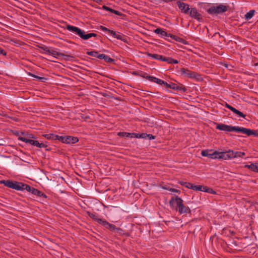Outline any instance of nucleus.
<instances>
[{"mask_svg": "<svg viewBox=\"0 0 258 258\" xmlns=\"http://www.w3.org/2000/svg\"><path fill=\"white\" fill-rule=\"evenodd\" d=\"M56 135L54 134H48L43 135V137H44L47 140H56Z\"/></svg>", "mask_w": 258, "mask_h": 258, "instance_id": "nucleus-34", "label": "nucleus"}, {"mask_svg": "<svg viewBox=\"0 0 258 258\" xmlns=\"http://www.w3.org/2000/svg\"><path fill=\"white\" fill-rule=\"evenodd\" d=\"M190 17L197 20L199 22L203 21L202 15L198 12L196 8H190V10L188 14Z\"/></svg>", "mask_w": 258, "mask_h": 258, "instance_id": "nucleus-8", "label": "nucleus"}, {"mask_svg": "<svg viewBox=\"0 0 258 258\" xmlns=\"http://www.w3.org/2000/svg\"><path fill=\"white\" fill-rule=\"evenodd\" d=\"M194 190H199V191H202L203 186L200 185H195L194 187Z\"/></svg>", "mask_w": 258, "mask_h": 258, "instance_id": "nucleus-41", "label": "nucleus"}, {"mask_svg": "<svg viewBox=\"0 0 258 258\" xmlns=\"http://www.w3.org/2000/svg\"><path fill=\"white\" fill-rule=\"evenodd\" d=\"M49 55H52V56H53L54 57H56V58H58V57L64 56V57H67L66 58L67 60H69V58H73V56H71L70 55L64 54L63 53H61V52H58V51H57L56 50V49H54V48H51Z\"/></svg>", "mask_w": 258, "mask_h": 258, "instance_id": "nucleus-11", "label": "nucleus"}, {"mask_svg": "<svg viewBox=\"0 0 258 258\" xmlns=\"http://www.w3.org/2000/svg\"><path fill=\"white\" fill-rule=\"evenodd\" d=\"M154 32L157 34L160 35L161 37H166V36H167V32L161 28L155 29Z\"/></svg>", "mask_w": 258, "mask_h": 258, "instance_id": "nucleus-25", "label": "nucleus"}, {"mask_svg": "<svg viewBox=\"0 0 258 258\" xmlns=\"http://www.w3.org/2000/svg\"><path fill=\"white\" fill-rule=\"evenodd\" d=\"M162 188L163 189H166V190H168L169 191H172V192H177V193H180V191L178 189H175V188H171L169 186H168L167 185H165V186H162Z\"/></svg>", "mask_w": 258, "mask_h": 258, "instance_id": "nucleus-36", "label": "nucleus"}, {"mask_svg": "<svg viewBox=\"0 0 258 258\" xmlns=\"http://www.w3.org/2000/svg\"><path fill=\"white\" fill-rule=\"evenodd\" d=\"M102 9L104 10H106V11H109L112 13L115 14L117 16H121L122 15V14L121 12H120L118 11L115 10L114 9H111L109 7H108L106 6H103L102 7Z\"/></svg>", "mask_w": 258, "mask_h": 258, "instance_id": "nucleus-24", "label": "nucleus"}, {"mask_svg": "<svg viewBox=\"0 0 258 258\" xmlns=\"http://www.w3.org/2000/svg\"><path fill=\"white\" fill-rule=\"evenodd\" d=\"M21 134H22V135H24V133L22 132V133H21Z\"/></svg>", "mask_w": 258, "mask_h": 258, "instance_id": "nucleus-56", "label": "nucleus"}, {"mask_svg": "<svg viewBox=\"0 0 258 258\" xmlns=\"http://www.w3.org/2000/svg\"><path fill=\"white\" fill-rule=\"evenodd\" d=\"M179 9L180 10L182 13L188 15L190 8L187 4L177 1L176 3Z\"/></svg>", "mask_w": 258, "mask_h": 258, "instance_id": "nucleus-12", "label": "nucleus"}, {"mask_svg": "<svg viewBox=\"0 0 258 258\" xmlns=\"http://www.w3.org/2000/svg\"><path fill=\"white\" fill-rule=\"evenodd\" d=\"M194 186H195V185H194V184H192L191 183H190V185H188V188L194 190Z\"/></svg>", "mask_w": 258, "mask_h": 258, "instance_id": "nucleus-50", "label": "nucleus"}, {"mask_svg": "<svg viewBox=\"0 0 258 258\" xmlns=\"http://www.w3.org/2000/svg\"><path fill=\"white\" fill-rule=\"evenodd\" d=\"M32 194L38 197H42L45 199L47 198V196L44 193H43L40 190H39L38 189L35 188H34V189L32 190Z\"/></svg>", "mask_w": 258, "mask_h": 258, "instance_id": "nucleus-27", "label": "nucleus"}, {"mask_svg": "<svg viewBox=\"0 0 258 258\" xmlns=\"http://www.w3.org/2000/svg\"><path fill=\"white\" fill-rule=\"evenodd\" d=\"M228 6L219 4L217 6H212L206 10L207 12L210 15L222 14L228 10Z\"/></svg>", "mask_w": 258, "mask_h": 258, "instance_id": "nucleus-4", "label": "nucleus"}, {"mask_svg": "<svg viewBox=\"0 0 258 258\" xmlns=\"http://www.w3.org/2000/svg\"><path fill=\"white\" fill-rule=\"evenodd\" d=\"M139 135L140 134H137L135 133H131V136H130V138H140V137H139Z\"/></svg>", "mask_w": 258, "mask_h": 258, "instance_id": "nucleus-46", "label": "nucleus"}, {"mask_svg": "<svg viewBox=\"0 0 258 258\" xmlns=\"http://www.w3.org/2000/svg\"><path fill=\"white\" fill-rule=\"evenodd\" d=\"M223 230H226V228H224L223 229Z\"/></svg>", "mask_w": 258, "mask_h": 258, "instance_id": "nucleus-57", "label": "nucleus"}, {"mask_svg": "<svg viewBox=\"0 0 258 258\" xmlns=\"http://www.w3.org/2000/svg\"><path fill=\"white\" fill-rule=\"evenodd\" d=\"M172 58H171V57H167L164 56L163 61L167 62L169 64H172Z\"/></svg>", "mask_w": 258, "mask_h": 258, "instance_id": "nucleus-43", "label": "nucleus"}, {"mask_svg": "<svg viewBox=\"0 0 258 258\" xmlns=\"http://www.w3.org/2000/svg\"><path fill=\"white\" fill-rule=\"evenodd\" d=\"M243 134H246L248 136H254V137H258V132L257 130H250L243 127H240V132Z\"/></svg>", "mask_w": 258, "mask_h": 258, "instance_id": "nucleus-13", "label": "nucleus"}, {"mask_svg": "<svg viewBox=\"0 0 258 258\" xmlns=\"http://www.w3.org/2000/svg\"><path fill=\"white\" fill-rule=\"evenodd\" d=\"M117 135L120 137L130 138L131 133L126 132H118Z\"/></svg>", "mask_w": 258, "mask_h": 258, "instance_id": "nucleus-37", "label": "nucleus"}, {"mask_svg": "<svg viewBox=\"0 0 258 258\" xmlns=\"http://www.w3.org/2000/svg\"><path fill=\"white\" fill-rule=\"evenodd\" d=\"M225 107L226 108H228L229 109H230V110H231L233 113L238 115L239 116L243 117V118L245 117L246 115L244 113H243L242 112L238 110L237 109H236L233 106H231L230 105H229L227 103H226Z\"/></svg>", "mask_w": 258, "mask_h": 258, "instance_id": "nucleus-16", "label": "nucleus"}, {"mask_svg": "<svg viewBox=\"0 0 258 258\" xmlns=\"http://www.w3.org/2000/svg\"><path fill=\"white\" fill-rule=\"evenodd\" d=\"M66 29L68 30L73 32L76 34L78 35L84 40H87L92 37H96L97 36V34L94 33L86 34L85 32L83 30H82L78 27L70 25H67Z\"/></svg>", "mask_w": 258, "mask_h": 258, "instance_id": "nucleus-3", "label": "nucleus"}, {"mask_svg": "<svg viewBox=\"0 0 258 258\" xmlns=\"http://www.w3.org/2000/svg\"><path fill=\"white\" fill-rule=\"evenodd\" d=\"M147 136H148V135L147 133H142L140 134V135H139V137L142 139H147Z\"/></svg>", "mask_w": 258, "mask_h": 258, "instance_id": "nucleus-44", "label": "nucleus"}, {"mask_svg": "<svg viewBox=\"0 0 258 258\" xmlns=\"http://www.w3.org/2000/svg\"><path fill=\"white\" fill-rule=\"evenodd\" d=\"M179 183L181 185L184 186L185 187H186L187 188H188V185H190V182H188L180 181Z\"/></svg>", "mask_w": 258, "mask_h": 258, "instance_id": "nucleus-45", "label": "nucleus"}, {"mask_svg": "<svg viewBox=\"0 0 258 258\" xmlns=\"http://www.w3.org/2000/svg\"><path fill=\"white\" fill-rule=\"evenodd\" d=\"M47 143V142H45V143H40L38 141H37L36 147L39 148H45V151H50L51 150V148L49 147L46 144Z\"/></svg>", "mask_w": 258, "mask_h": 258, "instance_id": "nucleus-31", "label": "nucleus"}, {"mask_svg": "<svg viewBox=\"0 0 258 258\" xmlns=\"http://www.w3.org/2000/svg\"><path fill=\"white\" fill-rule=\"evenodd\" d=\"M29 75L35 78H36L38 80H39V81L42 82H44V80H46V79L44 77H39V76H36L34 74H33L31 73H30L29 74Z\"/></svg>", "mask_w": 258, "mask_h": 258, "instance_id": "nucleus-38", "label": "nucleus"}, {"mask_svg": "<svg viewBox=\"0 0 258 258\" xmlns=\"http://www.w3.org/2000/svg\"><path fill=\"white\" fill-rule=\"evenodd\" d=\"M178 63V61L176 59H174L173 58H172V64L173 63H174V64H176V63Z\"/></svg>", "mask_w": 258, "mask_h": 258, "instance_id": "nucleus-51", "label": "nucleus"}, {"mask_svg": "<svg viewBox=\"0 0 258 258\" xmlns=\"http://www.w3.org/2000/svg\"><path fill=\"white\" fill-rule=\"evenodd\" d=\"M218 151H215L212 152V150H202L201 152V155L204 157H208L211 159H218Z\"/></svg>", "mask_w": 258, "mask_h": 258, "instance_id": "nucleus-9", "label": "nucleus"}, {"mask_svg": "<svg viewBox=\"0 0 258 258\" xmlns=\"http://www.w3.org/2000/svg\"><path fill=\"white\" fill-rule=\"evenodd\" d=\"M22 188H21V190H26L27 191L29 192H31L32 193V190L34 189V187H32L31 186H30L28 184H27L25 183H22Z\"/></svg>", "mask_w": 258, "mask_h": 258, "instance_id": "nucleus-30", "label": "nucleus"}, {"mask_svg": "<svg viewBox=\"0 0 258 258\" xmlns=\"http://www.w3.org/2000/svg\"><path fill=\"white\" fill-rule=\"evenodd\" d=\"M79 115L81 118L82 119L86 120L90 118V116L89 115H86L85 114L79 113Z\"/></svg>", "mask_w": 258, "mask_h": 258, "instance_id": "nucleus-42", "label": "nucleus"}, {"mask_svg": "<svg viewBox=\"0 0 258 258\" xmlns=\"http://www.w3.org/2000/svg\"><path fill=\"white\" fill-rule=\"evenodd\" d=\"M100 29L103 31H105V32H107L110 35L111 34V32L110 31H112V30H109L107 28L105 27H104L103 26H100Z\"/></svg>", "mask_w": 258, "mask_h": 258, "instance_id": "nucleus-40", "label": "nucleus"}, {"mask_svg": "<svg viewBox=\"0 0 258 258\" xmlns=\"http://www.w3.org/2000/svg\"><path fill=\"white\" fill-rule=\"evenodd\" d=\"M172 208H175L179 214H187L190 213V209L183 204V200L177 196L172 197L169 202Z\"/></svg>", "mask_w": 258, "mask_h": 258, "instance_id": "nucleus-1", "label": "nucleus"}, {"mask_svg": "<svg viewBox=\"0 0 258 258\" xmlns=\"http://www.w3.org/2000/svg\"><path fill=\"white\" fill-rule=\"evenodd\" d=\"M216 128V129H218L220 131H226L228 132H239L240 127L232 126L223 123H217Z\"/></svg>", "mask_w": 258, "mask_h": 258, "instance_id": "nucleus-6", "label": "nucleus"}, {"mask_svg": "<svg viewBox=\"0 0 258 258\" xmlns=\"http://www.w3.org/2000/svg\"><path fill=\"white\" fill-rule=\"evenodd\" d=\"M202 191L206 192L212 194H216V192L212 188L206 186H203Z\"/></svg>", "mask_w": 258, "mask_h": 258, "instance_id": "nucleus-35", "label": "nucleus"}, {"mask_svg": "<svg viewBox=\"0 0 258 258\" xmlns=\"http://www.w3.org/2000/svg\"><path fill=\"white\" fill-rule=\"evenodd\" d=\"M32 138H34V139L35 138V137L34 136H32Z\"/></svg>", "mask_w": 258, "mask_h": 258, "instance_id": "nucleus-55", "label": "nucleus"}, {"mask_svg": "<svg viewBox=\"0 0 258 258\" xmlns=\"http://www.w3.org/2000/svg\"><path fill=\"white\" fill-rule=\"evenodd\" d=\"M88 55L97 57L98 58H100L101 54H99L98 51H87L86 53Z\"/></svg>", "mask_w": 258, "mask_h": 258, "instance_id": "nucleus-33", "label": "nucleus"}, {"mask_svg": "<svg viewBox=\"0 0 258 258\" xmlns=\"http://www.w3.org/2000/svg\"><path fill=\"white\" fill-rule=\"evenodd\" d=\"M147 76H148V75H147V74H146V73H144V75H142V76L143 77H144V78H146V77H147Z\"/></svg>", "mask_w": 258, "mask_h": 258, "instance_id": "nucleus-53", "label": "nucleus"}, {"mask_svg": "<svg viewBox=\"0 0 258 258\" xmlns=\"http://www.w3.org/2000/svg\"><path fill=\"white\" fill-rule=\"evenodd\" d=\"M92 1L93 2H95L97 3H98V4H100L102 2V0H92Z\"/></svg>", "mask_w": 258, "mask_h": 258, "instance_id": "nucleus-52", "label": "nucleus"}, {"mask_svg": "<svg viewBox=\"0 0 258 258\" xmlns=\"http://www.w3.org/2000/svg\"><path fill=\"white\" fill-rule=\"evenodd\" d=\"M79 141V139L77 137L66 136L64 144H72L77 143Z\"/></svg>", "mask_w": 258, "mask_h": 258, "instance_id": "nucleus-17", "label": "nucleus"}, {"mask_svg": "<svg viewBox=\"0 0 258 258\" xmlns=\"http://www.w3.org/2000/svg\"><path fill=\"white\" fill-rule=\"evenodd\" d=\"M180 71L182 75H184L190 79H199L200 76L197 73L189 70L187 68H181Z\"/></svg>", "mask_w": 258, "mask_h": 258, "instance_id": "nucleus-7", "label": "nucleus"}, {"mask_svg": "<svg viewBox=\"0 0 258 258\" xmlns=\"http://www.w3.org/2000/svg\"><path fill=\"white\" fill-rule=\"evenodd\" d=\"M110 32H111L110 35H112L113 37L116 38L117 39L122 41L124 42H125L127 41L126 39L125 38V36L123 34H122L119 32H116L113 30Z\"/></svg>", "mask_w": 258, "mask_h": 258, "instance_id": "nucleus-15", "label": "nucleus"}, {"mask_svg": "<svg viewBox=\"0 0 258 258\" xmlns=\"http://www.w3.org/2000/svg\"><path fill=\"white\" fill-rule=\"evenodd\" d=\"M170 89L182 93L185 92L187 91V89L182 84L178 85L174 83H171Z\"/></svg>", "mask_w": 258, "mask_h": 258, "instance_id": "nucleus-14", "label": "nucleus"}, {"mask_svg": "<svg viewBox=\"0 0 258 258\" xmlns=\"http://www.w3.org/2000/svg\"><path fill=\"white\" fill-rule=\"evenodd\" d=\"M18 140L23 141L26 143H28L30 145L36 146L38 141L28 139L24 137H20L18 138Z\"/></svg>", "mask_w": 258, "mask_h": 258, "instance_id": "nucleus-20", "label": "nucleus"}, {"mask_svg": "<svg viewBox=\"0 0 258 258\" xmlns=\"http://www.w3.org/2000/svg\"><path fill=\"white\" fill-rule=\"evenodd\" d=\"M258 162L251 163L250 164L245 165L244 168H247L253 172L258 173Z\"/></svg>", "mask_w": 258, "mask_h": 258, "instance_id": "nucleus-18", "label": "nucleus"}, {"mask_svg": "<svg viewBox=\"0 0 258 258\" xmlns=\"http://www.w3.org/2000/svg\"><path fill=\"white\" fill-rule=\"evenodd\" d=\"M257 165H258V164H257Z\"/></svg>", "mask_w": 258, "mask_h": 258, "instance_id": "nucleus-58", "label": "nucleus"}, {"mask_svg": "<svg viewBox=\"0 0 258 258\" xmlns=\"http://www.w3.org/2000/svg\"><path fill=\"white\" fill-rule=\"evenodd\" d=\"M0 54H2L4 56H6L7 55V52L0 47Z\"/></svg>", "mask_w": 258, "mask_h": 258, "instance_id": "nucleus-47", "label": "nucleus"}, {"mask_svg": "<svg viewBox=\"0 0 258 258\" xmlns=\"http://www.w3.org/2000/svg\"><path fill=\"white\" fill-rule=\"evenodd\" d=\"M146 79L147 80H148L149 81H150V82H153L156 83L159 85H163V84H164V81H163L161 79L157 78L153 76H147L146 77Z\"/></svg>", "mask_w": 258, "mask_h": 258, "instance_id": "nucleus-19", "label": "nucleus"}, {"mask_svg": "<svg viewBox=\"0 0 258 258\" xmlns=\"http://www.w3.org/2000/svg\"><path fill=\"white\" fill-rule=\"evenodd\" d=\"M163 85L165 86L166 88H170L171 83L170 84H168L166 82L164 81V84H163Z\"/></svg>", "mask_w": 258, "mask_h": 258, "instance_id": "nucleus-48", "label": "nucleus"}, {"mask_svg": "<svg viewBox=\"0 0 258 258\" xmlns=\"http://www.w3.org/2000/svg\"><path fill=\"white\" fill-rule=\"evenodd\" d=\"M146 55L148 57H151L153 59H155L157 60H161L162 61L163 60L164 57V56L161 55H159V54H156V53L152 54V53H149L148 52L146 53Z\"/></svg>", "mask_w": 258, "mask_h": 258, "instance_id": "nucleus-22", "label": "nucleus"}, {"mask_svg": "<svg viewBox=\"0 0 258 258\" xmlns=\"http://www.w3.org/2000/svg\"><path fill=\"white\" fill-rule=\"evenodd\" d=\"M166 37H170L172 39L178 42H180L183 44H186L185 40L173 34L167 33V36H166Z\"/></svg>", "mask_w": 258, "mask_h": 258, "instance_id": "nucleus-21", "label": "nucleus"}, {"mask_svg": "<svg viewBox=\"0 0 258 258\" xmlns=\"http://www.w3.org/2000/svg\"><path fill=\"white\" fill-rule=\"evenodd\" d=\"M66 136H59L56 135V140H58L62 143H64Z\"/></svg>", "mask_w": 258, "mask_h": 258, "instance_id": "nucleus-39", "label": "nucleus"}, {"mask_svg": "<svg viewBox=\"0 0 258 258\" xmlns=\"http://www.w3.org/2000/svg\"><path fill=\"white\" fill-rule=\"evenodd\" d=\"M0 183L4 184L5 186L9 188L17 190H21L22 184L23 182L15 180H1Z\"/></svg>", "mask_w": 258, "mask_h": 258, "instance_id": "nucleus-5", "label": "nucleus"}, {"mask_svg": "<svg viewBox=\"0 0 258 258\" xmlns=\"http://www.w3.org/2000/svg\"><path fill=\"white\" fill-rule=\"evenodd\" d=\"M99 59H103L105 62L107 63H112L114 61V59L113 58H112L104 54H101L100 58Z\"/></svg>", "mask_w": 258, "mask_h": 258, "instance_id": "nucleus-26", "label": "nucleus"}, {"mask_svg": "<svg viewBox=\"0 0 258 258\" xmlns=\"http://www.w3.org/2000/svg\"><path fill=\"white\" fill-rule=\"evenodd\" d=\"M148 136H147V138L149 139V140H153L155 139V136L152 135V134H148Z\"/></svg>", "mask_w": 258, "mask_h": 258, "instance_id": "nucleus-49", "label": "nucleus"}, {"mask_svg": "<svg viewBox=\"0 0 258 258\" xmlns=\"http://www.w3.org/2000/svg\"><path fill=\"white\" fill-rule=\"evenodd\" d=\"M255 12L254 10H251L247 12L244 16L245 20H248L250 19L253 16Z\"/></svg>", "mask_w": 258, "mask_h": 258, "instance_id": "nucleus-32", "label": "nucleus"}, {"mask_svg": "<svg viewBox=\"0 0 258 258\" xmlns=\"http://www.w3.org/2000/svg\"><path fill=\"white\" fill-rule=\"evenodd\" d=\"M86 214L95 224L102 225L103 226H114L107 221L105 215L100 214L94 211H86Z\"/></svg>", "mask_w": 258, "mask_h": 258, "instance_id": "nucleus-2", "label": "nucleus"}, {"mask_svg": "<svg viewBox=\"0 0 258 258\" xmlns=\"http://www.w3.org/2000/svg\"><path fill=\"white\" fill-rule=\"evenodd\" d=\"M232 158H235L237 157H243L245 155V153L243 152L234 151L231 150Z\"/></svg>", "mask_w": 258, "mask_h": 258, "instance_id": "nucleus-28", "label": "nucleus"}, {"mask_svg": "<svg viewBox=\"0 0 258 258\" xmlns=\"http://www.w3.org/2000/svg\"><path fill=\"white\" fill-rule=\"evenodd\" d=\"M255 66H258V63H255Z\"/></svg>", "mask_w": 258, "mask_h": 258, "instance_id": "nucleus-54", "label": "nucleus"}, {"mask_svg": "<svg viewBox=\"0 0 258 258\" xmlns=\"http://www.w3.org/2000/svg\"><path fill=\"white\" fill-rule=\"evenodd\" d=\"M218 159L221 160H228L232 159L231 150L228 151L218 152Z\"/></svg>", "mask_w": 258, "mask_h": 258, "instance_id": "nucleus-10", "label": "nucleus"}, {"mask_svg": "<svg viewBox=\"0 0 258 258\" xmlns=\"http://www.w3.org/2000/svg\"><path fill=\"white\" fill-rule=\"evenodd\" d=\"M108 228L110 231L114 232L119 235H122L125 234L123 231L119 227H108Z\"/></svg>", "mask_w": 258, "mask_h": 258, "instance_id": "nucleus-23", "label": "nucleus"}, {"mask_svg": "<svg viewBox=\"0 0 258 258\" xmlns=\"http://www.w3.org/2000/svg\"><path fill=\"white\" fill-rule=\"evenodd\" d=\"M39 48H40L41 49H42L44 51V52L40 51V52L41 53H46V54L49 55L51 47H49L46 46L45 45L39 46Z\"/></svg>", "mask_w": 258, "mask_h": 258, "instance_id": "nucleus-29", "label": "nucleus"}]
</instances>
